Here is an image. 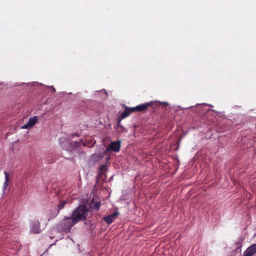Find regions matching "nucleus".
Listing matches in <instances>:
<instances>
[{"label": "nucleus", "mask_w": 256, "mask_h": 256, "mask_svg": "<svg viewBox=\"0 0 256 256\" xmlns=\"http://www.w3.org/2000/svg\"><path fill=\"white\" fill-rule=\"evenodd\" d=\"M236 250L238 248H240L242 246V242L241 241H238L236 242Z\"/></svg>", "instance_id": "14"}, {"label": "nucleus", "mask_w": 256, "mask_h": 256, "mask_svg": "<svg viewBox=\"0 0 256 256\" xmlns=\"http://www.w3.org/2000/svg\"><path fill=\"white\" fill-rule=\"evenodd\" d=\"M256 253V244L248 247L244 252L243 256H252Z\"/></svg>", "instance_id": "7"}, {"label": "nucleus", "mask_w": 256, "mask_h": 256, "mask_svg": "<svg viewBox=\"0 0 256 256\" xmlns=\"http://www.w3.org/2000/svg\"><path fill=\"white\" fill-rule=\"evenodd\" d=\"M30 230L34 234H39L40 232V222L38 220H34L32 222Z\"/></svg>", "instance_id": "6"}, {"label": "nucleus", "mask_w": 256, "mask_h": 256, "mask_svg": "<svg viewBox=\"0 0 256 256\" xmlns=\"http://www.w3.org/2000/svg\"><path fill=\"white\" fill-rule=\"evenodd\" d=\"M119 214L118 211H115L112 214L106 216L103 218V220L108 224H112L114 220L116 219L117 216Z\"/></svg>", "instance_id": "5"}, {"label": "nucleus", "mask_w": 256, "mask_h": 256, "mask_svg": "<svg viewBox=\"0 0 256 256\" xmlns=\"http://www.w3.org/2000/svg\"><path fill=\"white\" fill-rule=\"evenodd\" d=\"M152 102L142 104L136 107H134L133 109L134 112H142L146 110L149 106H152Z\"/></svg>", "instance_id": "10"}, {"label": "nucleus", "mask_w": 256, "mask_h": 256, "mask_svg": "<svg viewBox=\"0 0 256 256\" xmlns=\"http://www.w3.org/2000/svg\"><path fill=\"white\" fill-rule=\"evenodd\" d=\"M66 202V200L60 201V203L58 206V212H59L60 210L64 208Z\"/></svg>", "instance_id": "13"}, {"label": "nucleus", "mask_w": 256, "mask_h": 256, "mask_svg": "<svg viewBox=\"0 0 256 256\" xmlns=\"http://www.w3.org/2000/svg\"><path fill=\"white\" fill-rule=\"evenodd\" d=\"M134 112L133 108H126L124 112L120 114L118 117V121L120 120L128 117L131 113Z\"/></svg>", "instance_id": "8"}, {"label": "nucleus", "mask_w": 256, "mask_h": 256, "mask_svg": "<svg viewBox=\"0 0 256 256\" xmlns=\"http://www.w3.org/2000/svg\"><path fill=\"white\" fill-rule=\"evenodd\" d=\"M101 205V203L100 201L95 202L94 199H92L91 201V202L90 204V208L92 210H98L100 209V206Z\"/></svg>", "instance_id": "11"}, {"label": "nucleus", "mask_w": 256, "mask_h": 256, "mask_svg": "<svg viewBox=\"0 0 256 256\" xmlns=\"http://www.w3.org/2000/svg\"><path fill=\"white\" fill-rule=\"evenodd\" d=\"M108 162V161H107ZM108 164L106 162L104 164H101L98 168V175L96 176L97 178L101 179L102 180H105L106 178V172L108 170Z\"/></svg>", "instance_id": "3"}, {"label": "nucleus", "mask_w": 256, "mask_h": 256, "mask_svg": "<svg viewBox=\"0 0 256 256\" xmlns=\"http://www.w3.org/2000/svg\"><path fill=\"white\" fill-rule=\"evenodd\" d=\"M4 176H5V181L4 183L3 187L6 188L8 185V182L9 180V174L7 172H4Z\"/></svg>", "instance_id": "12"}, {"label": "nucleus", "mask_w": 256, "mask_h": 256, "mask_svg": "<svg viewBox=\"0 0 256 256\" xmlns=\"http://www.w3.org/2000/svg\"><path fill=\"white\" fill-rule=\"evenodd\" d=\"M88 209L84 204H80L72 212L71 217L77 224L80 222L85 221L88 217Z\"/></svg>", "instance_id": "1"}, {"label": "nucleus", "mask_w": 256, "mask_h": 256, "mask_svg": "<svg viewBox=\"0 0 256 256\" xmlns=\"http://www.w3.org/2000/svg\"><path fill=\"white\" fill-rule=\"evenodd\" d=\"M120 141L112 142L108 146V150H110L113 152H117L120 150Z\"/></svg>", "instance_id": "9"}, {"label": "nucleus", "mask_w": 256, "mask_h": 256, "mask_svg": "<svg viewBox=\"0 0 256 256\" xmlns=\"http://www.w3.org/2000/svg\"><path fill=\"white\" fill-rule=\"evenodd\" d=\"M76 223L70 216H64L62 220L57 224L56 228L60 232L68 233Z\"/></svg>", "instance_id": "2"}, {"label": "nucleus", "mask_w": 256, "mask_h": 256, "mask_svg": "<svg viewBox=\"0 0 256 256\" xmlns=\"http://www.w3.org/2000/svg\"><path fill=\"white\" fill-rule=\"evenodd\" d=\"M74 146H78V142H74Z\"/></svg>", "instance_id": "15"}, {"label": "nucleus", "mask_w": 256, "mask_h": 256, "mask_svg": "<svg viewBox=\"0 0 256 256\" xmlns=\"http://www.w3.org/2000/svg\"><path fill=\"white\" fill-rule=\"evenodd\" d=\"M38 120V117L36 116L30 118L28 122L22 126V128L23 129H28L32 128L36 123Z\"/></svg>", "instance_id": "4"}]
</instances>
